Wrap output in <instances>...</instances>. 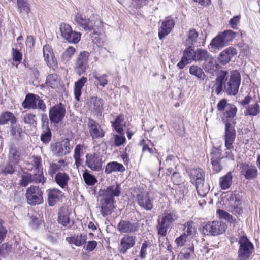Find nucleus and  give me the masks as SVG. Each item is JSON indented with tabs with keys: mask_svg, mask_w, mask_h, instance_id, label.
<instances>
[{
	"mask_svg": "<svg viewBox=\"0 0 260 260\" xmlns=\"http://www.w3.org/2000/svg\"><path fill=\"white\" fill-rule=\"evenodd\" d=\"M235 37V34L232 30H226L219 34L214 38L210 44L212 48L221 49L228 45L229 42Z\"/></svg>",
	"mask_w": 260,
	"mask_h": 260,
	"instance_id": "obj_6",
	"label": "nucleus"
},
{
	"mask_svg": "<svg viewBox=\"0 0 260 260\" xmlns=\"http://www.w3.org/2000/svg\"><path fill=\"white\" fill-rule=\"evenodd\" d=\"M195 61H207L209 59L210 55L207 50L202 49H198L196 51V55L194 56Z\"/></svg>",
	"mask_w": 260,
	"mask_h": 260,
	"instance_id": "obj_46",
	"label": "nucleus"
},
{
	"mask_svg": "<svg viewBox=\"0 0 260 260\" xmlns=\"http://www.w3.org/2000/svg\"><path fill=\"white\" fill-rule=\"evenodd\" d=\"M123 120V116L119 115L117 116L115 120L112 123L113 127L119 133H121L123 131L122 122Z\"/></svg>",
	"mask_w": 260,
	"mask_h": 260,
	"instance_id": "obj_54",
	"label": "nucleus"
},
{
	"mask_svg": "<svg viewBox=\"0 0 260 260\" xmlns=\"http://www.w3.org/2000/svg\"><path fill=\"white\" fill-rule=\"evenodd\" d=\"M238 244V256L239 260H247L253 252V245L245 236L239 237Z\"/></svg>",
	"mask_w": 260,
	"mask_h": 260,
	"instance_id": "obj_5",
	"label": "nucleus"
},
{
	"mask_svg": "<svg viewBox=\"0 0 260 260\" xmlns=\"http://www.w3.org/2000/svg\"><path fill=\"white\" fill-rule=\"evenodd\" d=\"M13 60L15 61L20 62L22 60V54L17 49H12V52Z\"/></svg>",
	"mask_w": 260,
	"mask_h": 260,
	"instance_id": "obj_64",
	"label": "nucleus"
},
{
	"mask_svg": "<svg viewBox=\"0 0 260 260\" xmlns=\"http://www.w3.org/2000/svg\"><path fill=\"white\" fill-rule=\"evenodd\" d=\"M59 30L62 39L69 43L77 44L81 39V34L73 31L69 24L61 23Z\"/></svg>",
	"mask_w": 260,
	"mask_h": 260,
	"instance_id": "obj_7",
	"label": "nucleus"
},
{
	"mask_svg": "<svg viewBox=\"0 0 260 260\" xmlns=\"http://www.w3.org/2000/svg\"><path fill=\"white\" fill-rule=\"evenodd\" d=\"M70 177L68 173L63 172H58L54 176V182L62 189L67 188Z\"/></svg>",
	"mask_w": 260,
	"mask_h": 260,
	"instance_id": "obj_29",
	"label": "nucleus"
},
{
	"mask_svg": "<svg viewBox=\"0 0 260 260\" xmlns=\"http://www.w3.org/2000/svg\"><path fill=\"white\" fill-rule=\"evenodd\" d=\"M46 84L47 86L55 89L58 88L60 84V80L58 76L56 74L49 75L46 78Z\"/></svg>",
	"mask_w": 260,
	"mask_h": 260,
	"instance_id": "obj_41",
	"label": "nucleus"
},
{
	"mask_svg": "<svg viewBox=\"0 0 260 260\" xmlns=\"http://www.w3.org/2000/svg\"><path fill=\"white\" fill-rule=\"evenodd\" d=\"M225 132L223 136L224 139V146H228L231 148V145H233V142L235 140L236 133L234 128V125L226 123L225 125Z\"/></svg>",
	"mask_w": 260,
	"mask_h": 260,
	"instance_id": "obj_19",
	"label": "nucleus"
},
{
	"mask_svg": "<svg viewBox=\"0 0 260 260\" xmlns=\"http://www.w3.org/2000/svg\"><path fill=\"white\" fill-rule=\"evenodd\" d=\"M28 204L36 205L43 202V192L39 187L31 185L28 187L25 193Z\"/></svg>",
	"mask_w": 260,
	"mask_h": 260,
	"instance_id": "obj_12",
	"label": "nucleus"
},
{
	"mask_svg": "<svg viewBox=\"0 0 260 260\" xmlns=\"http://www.w3.org/2000/svg\"><path fill=\"white\" fill-rule=\"evenodd\" d=\"M20 159V152L15 147L11 146L10 148L8 155L9 162L17 165Z\"/></svg>",
	"mask_w": 260,
	"mask_h": 260,
	"instance_id": "obj_39",
	"label": "nucleus"
},
{
	"mask_svg": "<svg viewBox=\"0 0 260 260\" xmlns=\"http://www.w3.org/2000/svg\"><path fill=\"white\" fill-rule=\"evenodd\" d=\"M89 107L91 111L100 112L103 108V101L98 97H92L89 100Z\"/></svg>",
	"mask_w": 260,
	"mask_h": 260,
	"instance_id": "obj_35",
	"label": "nucleus"
},
{
	"mask_svg": "<svg viewBox=\"0 0 260 260\" xmlns=\"http://www.w3.org/2000/svg\"><path fill=\"white\" fill-rule=\"evenodd\" d=\"M66 114L64 106L61 103L52 107L49 112V119L51 123L56 124L61 122Z\"/></svg>",
	"mask_w": 260,
	"mask_h": 260,
	"instance_id": "obj_13",
	"label": "nucleus"
},
{
	"mask_svg": "<svg viewBox=\"0 0 260 260\" xmlns=\"http://www.w3.org/2000/svg\"><path fill=\"white\" fill-rule=\"evenodd\" d=\"M217 213L218 215V216L221 218L224 219L229 222H231L233 220L232 216H231L229 213L222 210H218L217 211Z\"/></svg>",
	"mask_w": 260,
	"mask_h": 260,
	"instance_id": "obj_60",
	"label": "nucleus"
},
{
	"mask_svg": "<svg viewBox=\"0 0 260 260\" xmlns=\"http://www.w3.org/2000/svg\"><path fill=\"white\" fill-rule=\"evenodd\" d=\"M171 179L174 184L177 185L181 184L183 182V179L181 177L180 174L177 172L173 173Z\"/></svg>",
	"mask_w": 260,
	"mask_h": 260,
	"instance_id": "obj_61",
	"label": "nucleus"
},
{
	"mask_svg": "<svg viewBox=\"0 0 260 260\" xmlns=\"http://www.w3.org/2000/svg\"><path fill=\"white\" fill-rule=\"evenodd\" d=\"M232 183V175L230 172L221 177L219 179V185L222 190L228 189Z\"/></svg>",
	"mask_w": 260,
	"mask_h": 260,
	"instance_id": "obj_42",
	"label": "nucleus"
},
{
	"mask_svg": "<svg viewBox=\"0 0 260 260\" xmlns=\"http://www.w3.org/2000/svg\"><path fill=\"white\" fill-rule=\"evenodd\" d=\"M51 132L47 124H42V133L40 136L41 141L44 144H48L51 138Z\"/></svg>",
	"mask_w": 260,
	"mask_h": 260,
	"instance_id": "obj_40",
	"label": "nucleus"
},
{
	"mask_svg": "<svg viewBox=\"0 0 260 260\" xmlns=\"http://www.w3.org/2000/svg\"><path fill=\"white\" fill-rule=\"evenodd\" d=\"M189 73L202 80H204L205 77V74L202 69L197 66H191L189 68Z\"/></svg>",
	"mask_w": 260,
	"mask_h": 260,
	"instance_id": "obj_47",
	"label": "nucleus"
},
{
	"mask_svg": "<svg viewBox=\"0 0 260 260\" xmlns=\"http://www.w3.org/2000/svg\"><path fill=\"white\" fill-rule=\"evenodd\" d=\"M260 112L259 105L255 103L248 106L245 112V115L256 116Z\"/></svg>",
	"mask_w": 260,
	"mask_h": 260,
	"instance_id": "obj_50",
	"label": "nucleus"
},
{
	"mask_svg": "<svg viewBox=\"0 0 260 260\" xmlns=\"http://www.w3.org/2000/svg\"><path fill=\"white\" fill-rule=\"evenodd\" d=\"M70 212L66 207L61 208L58 212V222L63 226L69 228L72 225L70 217Z\"/></svg>",
	"mask_w": 260,
	"mask_h": 260,
	"instance_id": "obj_25",
	"label": "nucleus"
},
{
	"mask_svg": "<svg viewBox=\"0 0 260 260\" xmlns=\"http://www.w3.org/2000/svg\"><path fill=\"white\" fill-rule=\"evenodd\" d=\"M241 175L247 180L256 178L258 175V170L255 166L246 162L242 163L240 166Z\"/></svg>",
	"mask_w": 260,
	"mask_h": 260,
	"instance_id": "obj_14",
	"label": "nucleus"
},
{
	"mask_svg": "<svg viewBox=\"0 0 260 260\" xmlns=\"http://www.w3.org/2000/svg\"><path fill=\"white\" fill-rule=\"evenodd\" d=\"M16 165L9 162L0 166V171L5 174H12L16 171Z\"/></svg>",
	"mask_w": 260,
	"mask_h": 260,
	"instance_id": "obj_53",
	"label": "nucleus"
},
{
	"mask_svg": "<svg viewBox=\"0 0 260 260\" xmlns=\"http://www.w3.org/2000/svg\"><path fill=\"white\" fill-rule=\"evenodd\" d=\"M64 147L66 150L67 146L64 145L63 146L62 143L60 142L52 144L50 146V149L53 154L58 157L66 154Z\"/></svg>",
	"mask_w": 260,
	"mask_h": 260,
	"instance_id": "obj_36",
	"label": "nucleus"
},
{
	"mask_svg": "<svg viewBox=\"0 0 260 260\" xmlns=\"http://www.w3.org/2000/svg\"><path fill=\"white\" fill-rule=\"evenodd\" d=\"M87 126L90 136L93 139L102 138L105 135V132L102 129L101 126L94 120L89 119Z\"/></svg>",
	"mask_w": 260,
	"mask_h": 260,
	"instance_id": "obj_21",
	"label": "nucleus"
},
{
	"mask_svg": "<svg viewBox=\"0 0 260 260\" xmlns=\"http://www.w3.org/2000/svg\"><path fill=\"white\" fill-rule=\"evenodd\" d=\"M225 148L224 150V154L223 156L221 157V158H226L229 160H234L235 150L234 149L233 145H231L230 147L225 146Z\"/></svg>",
	"mask_w": 260,
	"mask_h": 260,
	"instance_id": "obj_52",
	"label": "nucleus"
},
{
	"mask_svg": "<svg viewBox=\"0 0 260 260\" xmlns=\"http://www.w3.org/2000/svg\"><path fill=\"white\" fill-rule=\"evenodd\" d=\"M137 238L135 236L130 235H125L120 240L118 245V250L121 254H125L127 251L133 247L136 241Z\"/></svg>",
	"mask_w": 260,
	"mask_h": 260,
	"instance_id": "obj_15",
	"label": "nucleus"
},
{
	"mask_svg": "<svg viewBox=\"0 0 260 260\" xmlns=\"http://www.w3.org/2000/svg\"><path fill=\"white\" fill-rule=\"evenodd\" d=\"M211 163L212 165L213 169L216 172H219L222 169V167L220 164L221 153L218 149H214L211 153Z\"/></svg>",
	"mask_w": 260,
	"mask_h": 260,
	"instance_id": "obj_30",
	"label": "nucleus"
},
{
	"mask_svg": "<svg viewBox=\"0 0 260 260\" xmlns=\"http://www.w3.org/2000/svg\"><path fill=\"white\" fill-rule=\"evenodd\" d=\"M117 229L121 233H131L137 232L139 229V225L137 223L122 220L118 224Z\"/></svg>",
	"mask_w": 260,
	"mask_h": 260,
	"instance_id": "obj_23",
	"label": "nucleus"
},
{
	"mask_svg": "<svg viewBox=\"0 0 260 260\" xmlns=\"http://www.w3.org/2000/svg\"><path fill=\"white\" fill-rule=\"evenodd\" d=\"M192 183H200L204 181V173L200 168L190 169L187 170Z\"/></svg>",
	"mask_w": 260,
	"mask_h": 260,
	"instance_id": "obj_27",
	"label": "nucleus"
},
{
	"mask_svg": "<svg viewBox=\"0 0 260 260\" xmlns=\"http://www.w3.org/2000/svg\"><path fill=\"white\" fill-rule=\"evenodd\" d=\"M237 110V108L233 104H230V106L226 107L223 117H222V121L225 123V125L226 123L232 125L235 124L236 122L234 120V118L236 116Z\"/></svg>",
	"mask_w": 260,
	"mask_h": 260,
	"instance_id": "obj_24",
	"label": "nucleus"
},
{
	"mask_svg": "<svg viewBox=\"0 0 260 260\" xmlns=\"http://www.w3.org/2000/svg\"><path fill=\"white\" fill-rule=\"evenodd\" d=\"M237 54L236 50L233 47H229L223 50L218 57L219 61L223 64L228 63L231 58Z\"/></svg>",
	"mask_w": 260,
	"mask_h": 260,
	"instance_id": "obj_31",
	"label": "nucleus"
},
{
	"mask_svg": "<svg viewBox=\"0 0 260 260\" xmlns=\"http://www.w3.org/2000/svg\"><path fill=\"white\" fill-rule=\"evenodd\" d=\"M87 237L85 235H77L67 238V241L70 244H73L76 246H80L85 243Z\"/></svg>",
	"mask_w": 260,
	"mask_h": 260,
	"instance_id": "obj_37",
	"label": "nucleus"
},
{
	"mask_svg": "<svg viewBox=\"0 0 260 260\" xmlns=\"http://www.w3.org/2000/svg\"><path fill=\"white\" fill-rule=\"evenodd\" d=\"M48 203L50 206H53L61 202L64 196L63 193L57 188L50 189L47 190Z\"/></svg>",
	"mask_w": 260,
	"mask_h": 260,
	"instance_id": "obj_20",
	"label": "nucleus"
},
{
	"mask_svg": "<svg viewBox=\"0 0 260 260\" xmlns=\"http://www.w3.org/2000/svg\"><path fill=\"white\" fill-rule=\"evenodd\" d=\"M187 236L186 233H183L175 240V242L178 246H182L186 241Z\"/></svg>",
	"mask_w": 260,
	"mask_h": 260,
	"instance_id": "obj_63",
	"label": "nucleus"
},
{
	"mask_svg": "<svg viewBox=\"0 0 260 260\" xmlns=\"http://www.w3.org/2000/svg\"><path fill=\"white\" fill-rule=\"evenodd\" d=\"M85 164L86 166L94 171H99L101 168V159L95 154H87Z\"/></svg>",
	"mask_w": 260,
	"mask_h": 260,
	"instance_id": "obj_22",
	"label": "nucleus"
},
{
	"mask_svg": "<svg viewBox=\"0 0 260 260\" xmlns=\"http://www.w3.org/2000/svg\"><path fill=\"white\" fill-rule=\"evenodd\" d=\"M2 253V257H4L8 254L12 249V245L8 243H5L0 246Z\"/></svg>",
	"mask_w": 260,
	"mask_h": 260,
	"instance_id": "obj_58",
	"label": "nucleus"
},
{
	"mask_svg": "<svg viewBox=\"0 0 260 260\" xmlns=\"http://www.w3.org/2000/svg\"><path fill=\"white\" fill-rule=\"evenodd\" d=\"M89 55V52L84 51L81 52L76 57L74 69L77 75H81L86 72L88 67Z\"/></svg>",
	"mask_w": 260,
	"mask_h": 260,
	"instance_id": "obj_10",
	"label": "nucleus"
},
{
	"mask_svg": "<svg viewBox=\"0 0 260 260\" xmlns=\"http://www.w3.org/2000/svg\"><path fill=\"white\" fill-rule=\"evenodd\" d=\"M36 116L32 113L26 114L23 118V122L25 124L30 125H35L36 124V120L35 119Z\"/></svg>",
	"mask_w": 260,
	"mask_h": 260,
	"instance_id": "obj_57",
	"label": "nucleus"
},
{
	"mask_svg": "<svg viewBox=\"0 0 260 260\" xmlns=\"http://www.w3.org/2000/svg\"><path fill=\"white\" fill-rule=\"evenodd\" d=\"M87 82V78L82 77L77 81L75 82L74 87V94L75 99L79 101L81 95V90L85 84Z\"/></svg>",
	"mask_w": 260,
	"mask_h": 260,
	"instance_id": "obj_34",
	"label": "nucleus"
},
{
	"mask_svg": "<svg viewBox=\"0 0 260 260\" xmlns=\"http://www.w3.org/2000/svg\"><path fill=\"white\" fill-rule=\"evenodd\" d=\"M187 48L185 49L183 57L181 60L178 63V67L182 69L184 66L192 61H195L194 56L196 55V51L193 49V47L186 46Z\"/></svg>",
	"mask_w": 260,
	"mask_h": 260,
	"instance_id": "obj_18",
	"label": "nucleus"
},
{
	"mask_svg": "<svg viewBox=\"0 0 260 260\" xmlns=\"http://www.w3.org/2000/svg\"><path fill=\"white\" fill-rule=\"evenodd\" d=\"M67 163L64 160H59L56 162H51L48 169V175L53 178L60 170H63L67 167Z\"/></svg>",
	"mask_w": 260,
	"mask_h": 260,
	"instance_id": "obj_26",
	"label": "nucleus"
},
{
	"mask_svg": "<svg viewBox=\"0 0 260 260\" xmlns=\"http://www.w3.org/2000/svg\"><path fill=\"white\" fill-rule=\"evenodd\" d=\"M125 170V167L122 164L116 161H112L107 164L105 172L106 174H109L113 172H123Z\"/></svg>",
	"mask_w": 260,
	"mask_h": 260,
	"instance_id": "obj_32",
	"label": "nucleus"
},
{
	"mask_svg": "<svg viewBox=\"0 0 260 260\" xmlns=\"http://www.w3.org/2000/svg\"><path fill=\"white\" fill-rule=\"evenodd\" d=\"M103 192V198L101 201V202H103L101 206V213L105 216L110 214L115 208L114 197L120 195L121 188L119 184H116L108 187Z\"/></svg>",
	"mask_w": 260,
	"mask_h": 260,
	"instance_id": "obj_2",
	"label": "nucleus"
},
{
	"mask_svg": "<svg viewBox=\"0 0 260 260\" xmlns=\"http://www.w3.org/2000/svg\"><path fill=\"white\" fill-rule=\"evenodd\" d=\"M178 216L174 210L166 211L157 220V229L158 234L161 236L167 235V231L172 222L177 220Z\"/></svg>",
	"mask_w": 260,
	"mask_h": 260,
	"instance_id": "obj_4",
	"label": "nucleus"
},
{
	"mask_svg": "<svg viewBox=\"0 0 260 260\" xmlns=\"http://www.w3.org/2000/svg\"><path fill=\"white\" fill-rule=\"evenodd\" d=\"M193 222L189 221L184 224V233L186 234L187 236L191 235L194 231V228L193 227Z\"/></svg>",
	"mask_w": 260,
	"mask_h": 260,
	"instance_id": "obj_62",
	"label": "nucleus"
},
{
	"mask_svg": "<svg viewBox=\"0 0 260 260\" xmlns=\"http://www.w3.org/2000/svg\"><path fill=\"white\" fill-rule=\"evenodd\" d=\"M24 109H39L45 111L46 107L44 101L38 95L28 93L25 96V100L22 103Z\"/></svg>",
	"mask_w": 260,
	"mask_h": 260,
	"instance_id": "obj_8",
	"label": "nucleus"
},
{
	"mask_svg": "<svg viewBox=\"0 0 260 260\" xmlns=\"http://www.w3.org/2000/svg\"><path fill=\"white\" fill-rule=\"evenodd\" d=\"M84 150L85 148L83 145L78 144L75 148L73 157L75 159V165L77 168L82 164L83 159L81 158V157L84 154Z\"/></svg>",
	"mask_w": 260,
	"mask_h": 260,
	"instance_id": "obj_33",
	"label": "nucleus"
},
{
	"mask_svg": "<svg viewBox=\"0 0 260 260\" xmlns=\"http://www.w3.org/2000/svg\"><path fill=\"white\" fill-rule=\"evenodd\" d=\"M93 77L98 81L100 86L104 87L107 84V75L106 74L99 75L96 73H93Z\"/></svg>",
	"mask_w": 260,
	"mask_h": 260,
	"instance_id": "obj_55",
	"label": "nucleus"
},
{
	"mask_svg": "<svg viewBox=\"0 0 260 260\" xmlns=\"http://www.w3.org/2000/svg\"><path fill=\"white\" fill-rule=\"evenodd\" d=\"M83 178L85 183L88 186L94 185L98 181L95 176L89 174L87 170L83 173Z\"/></svg>",
	"mask_w": 260,
	"mask_h": 260,
	"instance_id": "obj_51",
	"label": "nucleus"
},
{
	"mask_svg": "<svg viewBox=\"0 0 260 260\" xmlns=\"http://www.w3.org/2000/svg\"><path fill=\"white\" fill-rule=\"evenodd\" d=\"M17 6L21 12H25L28 13L30 9L27 0H17Z\"/></svg>",
	"mask_w": 260,
	"mask_h": 260,
	"instance_id": "obj_56",
	"label": "nucleus"
},
{
	"mask_svg": "<svg viewBox=\"0 0 260 260\" xmlns=\"http://www.w3.org/2000/svg\"><path fill=\"white\" fill-rule=\"evenodd\" d=\"M226 229L225 223L220 220L208 222L204 227L203 232L204 234L217 236L223 233Z\"/></svg>",
	"mask_w": 260,
	"mask_h": 260,
	"instance_id": "obj_9",
	"label": "nucleus"
},
{
	"mask_svg": "<svg viewBox=\"0 0 260 260\" xmlns=\"http://www.w3.org/2000/svg\"><path fill=\"white\" fill-rule=\"evenodd\" d=\"M75 52L76 49L74 47L72 46H69L61 54L60 57L61 61L63 63H67L70 61Z\"/></svg>",
	"mask_w": 260,
	"mask_h": 260,
	"instance_id": "obj_43",
	"label": "nucleus"
},
{
	"mask_svg": "<svg viewBox=\"0 0 260 260\" xmlns=\"http://www.w3.org/2000/svg\"><path fill=\"white\" fill-rule=\"evenodd\" d=\"M199 36L198 33L195 29L189 30L187 34V38L184 41V44L186 46L193 47L197 42V39Z\"/></svg>",
	"mask_w": 260,
	"mask_h": 260,
	"instance_id": "obj_38",
	"label": "nucleus"
},
{
	"mask_svg": "<svg viewBox=\"0 0 260 260\" xmlns=\"http://www.w3.org/2000/svg\"><path fill=\"white\" fill-rule=\"evenodd\" d=\"M8 121H10L12 124L16 122V118L13 114L9 112H6L2 113L0 116V124H5Z\"/></svg>",
	"mask_w": 260,
	"mask_h": 260,
	"instance_id": "obj_44",
	"label": "nucleus"
},
{
	"mask_svg": "<svg viewBox=\"0 0 260 260\" xmlns=\"http://www.w3.org/2000/svg\"><path fill=\"white\" fill-rule=\"evenodd\" d=\"M150 243L147 241H145V242L142 244L139 254V256L141 259H144L145 258L147 249L149 247H150Z\"/></svg>",
	"mask_w": 260,
	"mask_h": 260,
	"instance_id": "obj_59",
	"label": "nucleus"
},
{
	"mask_svg": "<svg viewBox=\"0 0 260 260\" xmlns=\"http://www.w3.org/2000/svg\"><path fill=\"white\" fill-rule=\"evenodd\" d=\"M75 24L85 31H91L98 29L102 26V22L97 15L92 14L89 18L80 13L75 16Z\"/></svg>",
	"mask_w": 260,
	"mask_h": 260,
	"instance_id": "obj_3",
	"label": "nucleus"
},
{
	"mask_svg": "<svg viewBox=\"0 0 260 260\" xmlns=\"http://www.w3.org/2000/svg\"><path fill=\"white\" fill-rule=\"evenodd\" d=\"M137 201L141 207L147 211L151 210L153 208L152 200L150 198L147 192H141L137 194Z\"/></svg>",
	"mask_w": 260,
	"mask_h": 260,
	"instance_id": "obj_17",
	"label": "nucleus"
},
{
	"mask_svg": "<svg viewBox=\"0 0 260 260\" xmlns=\"http://www.w3.org/2000/svg\"><path fill=\"white\" fill-rule=\"evenodd\" d=\"M46 181L44 175L37 174L31 171L30 172H23L21 176V179L19 180V185L23 187L27 186L28 184L31 183H39L42 184Z\"/></svg>",
	"mask_w": 260,
	"mask_h": 260,
	"instance_id": "obj_11",
	"label": "nucleus"
},
{
	"mask_svg": "<svg viewBox=\"0 0 260 260\" xmlns=\"http://www.w3.org/2000/svg\"><path fill=\"white\" fill-rule=\"evenodd\" d=\"M174 20L169 18H167L162 22L161 26L158 32V36L160 39L164 38L171 31L172 28L174 27Z\"/></svg>",
	"mask_w": 260,
	"mask_h": 260,
	"instance_id": "obj_28",
	"label": "nucleus"
},
{
	"mask_svg": "<svg viewBox=\"0 0 260 260\" xmlns=\"http://www.w3.org/2000/svg\"><path fill=\"white\" fill-rule=\"evenodd\" d=\"M194 184L198 194L199 196L204 197L208 192L210 187L207 184H205L204 182H201L200 183L197 182L194 183Z\"/></svg>",
	"mask_w": 260,
	"mask_h": 260,
	"instance_id": "obj_48",
	"label": "nucleus"
},
{
	"mask_svg": "<svg viewBox=\"0 0 260 260\" xmlns=\"http://www.w3.org/2000/svg\"><path fill=\"white\" fill-rule=\"evenodd\" d=\"M227 72L221 71L217 76L212 92L219 94L223 89L230 95H235L238 92L241 83V76L237 71H232L229 78L226 77Z\"/></svg>",
	"mask_w": 260,
	"mask_h": 260,
	"instance_id": "obj_1",
	"label": "nucleus"
},
{
	"mask_svg": "<svg viewBox=\"0 0 260 260\" xmlns=\"http://www.w3.org/2000/svg\"><path fill=\"white\" fill-rule=\"evenodd\" d=\"M44 59L47 66L51 69H55L57 67V60L55 57L52 49L49 45H45L43 48Z\"/></svg>",
	"mask_w": 260,
	"mask_h": 260,
	"instance_id": "obj_16",
	"label": "nucleus"
},
{
	"mask_svg": "<svg viewBox=\"0 0 260 260\" xmlns=\"http://www.w3.org/2000/svg\"><path fill=\"white\" fill-rule=\"evenodd\" d=\"M41 158L40 156H33L32 165L34 166V169L31 171L41 175H44L41 165Z\"/></svg>",
	"mask_w": 260,
	"mask_h": 260,
	"instance_id": "obj_45",
	"label": "nucleus"
},
{
	"mask_svg": "<svg viewBox=\"0 0 260 260\" xmlns=\"http://www.w3.org/2000/svg\"><path fill=\"white\" fill-rule=\"evenodd\" d=\"M217 66L216 60L210 56L208 60L205 61L203 68L206 72L212 73L217 68Z\"/></svg>",
	"mask_w": 260,
	"mask_h": 260,
	"instance_id": "obj_49",
	"label": "nucleus"
}]
</instances>
